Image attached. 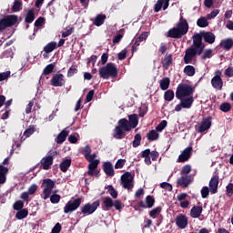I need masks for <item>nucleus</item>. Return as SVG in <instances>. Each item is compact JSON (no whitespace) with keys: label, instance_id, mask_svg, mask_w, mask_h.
I'll return each instance as SVG.
<instances>
[{"label":"nucleus","instance_id":"f257e3e1","mask_svg":"<svg viewBox=\"0 0 233 233\" xmlns=\"http://www.w3.org/2000/svg\"><path fill=\"white\" fill-rule=\"evenodd\" d=\"M128 119L122 118L118 120L113 134L115 139H125V137L127 136V133L125 132H130L132 128H136V127L139 125L137 114L129 115Z\"/></svg>","mask_w":233,"mask_h":233},{"label":"nucleus","instance_id":"f03ea898","mask_svg":"<svg viewBox=\"0 0 233 233\" xmlns=\"http://www.w3.org/2000/svg\"><path fill=\"white\" fill-rule=\"evenodd\" d=\"M205 50V44H203V37L201 35L197 34L193 35V44L190 47L187 48L184 55L185 65H190L193 59L198 56H201Z\"/></svg>","mask_w":233,"mask_h":233},{"label":"nucleus","instance_id":"7ed1b4c3","mask_svg":"<svg viewBox=\"0 0 233 233\" xmlns=\"http://www.w3.org/2000/svg\"><path fill=\"white\" fill-rule=\"evenodd\" d=\"M101 205V201L96 200L95 202L86 203L84 206L80 208V211L76 212V216L79 219H82V218H85V216H91V214H94Z\"/></svg>","mask_w":233,"mask_h":233},{"label":"nucleus","instance_id":"20e7f679","mask_svg":"<svg viewBox=\"0 0 233 233\" xmlns=\"http://www.w3.org/2000/svg\"><path fill=\"white\" fill-rule=\"evenodd\" d=\"M98 74L102 79H108L110 77H117V67L114 63H107L98 69Z\"/></svg>","mask_w":233,"mask_h":233},{"label":"nucleus","instance_id":"39448f33","mask_svg":"<svg viewBox=\"0 0 233 233\" xmlns=\"http://www.w3.org/2000/svg\"><path fill=\"white\" fill-rule=\"evenodd\" d=\"M196 92L194 87L188 84H179L176 90L177 99H181L182 97H189Z\"/></svg>","mask_w":233,"mask_h":233},{"label":"nucleus","instance_id":"423d86ee","mask_svg":"<svg viewBox=\"0 0 233 233\" xmlns=\"http://www.w3.org/2000/svg\"><path fill=\"white\" fill-rule=\"evenodd\" d=\"M18 17L15 15H6L4 18L0 19V32L3 30H6V28H10V26H14L17 24Z\"/></svg>","mask_w":233,"mask_h":233},{"label":"nucleus","instance_id":"0eeeda50","mask_svg":"<svg viewBox=\"0 0 233 233\" xmlns=\"http://www.w3.org/2000/svg\"><path fill=\"white\" fill-rule=\"evenodd\" d=\"M43 189V199L46 200L50 196H52V190H54V187H56V181L52 180V178H46L42 182Z\"/></svg>","mask_w":233,"mask_h":233},{"label":"nucleus","instance_id":"6e6552de","mask_svg":"<svg viewBox=\"0 0 233 233\" xmlns=\"http://www.w3.org/2000/svg\"><path fill=\"white\" fill-rule=\"evenodd\" d=\"M210 127H212V116H207L195 126V130L198 134H203V132H208Z\"/></svg>","mask_w":233,"mask_h":233},{"label":"nucleus","instance_id":"1a4fd4ad","mask_svg":"<svg viewBox=\"0 0 233 233\" xmlns=\"http://www.w3.org/2000/svg\"><path fill=\"white\" fill-rule=\"evenodd\" d=\"M82 201L83 199L81 198L69 200L64 207V214H72V212H76V210L81 207Z\"/></svg>","mask_w":233,"mask_h":233},{"label":"nucleus","instance_id":"9d476101","mask_svg":"<svg viewBox=\"0 0 233 233\" xmlns=\"http://www.w3.org/2000/svg\"><path fill=\"white\" fill-rule=\"evenodd\" d=\"M121 185L123 188L129 190L132 192L134 189V177H132V173L126 172L124 175L121 176Z\"/></svg>","mask_w":233,"mask_h":233},{"label":"nucleus","instance_id":"9b49d317","mask_svg":"<svg viewBox=\"0 0 233 233\" xmlns=\"http://www.w3.org/2000/svg\"><path fill=\"white\" fill-rule=\"evenodd\" d=\"M179 101L180 103L175 107L176 112H181L183 108H192V105H194V96H184L179 99Z\"/></svg>","mask_w":233,"mask_h":233},{"label":"nucleus","instance_id":"f8f14e48","mask_svg":"<svg viewBox=\"0 0 233 233\" xmlns=\"http://www.w3.org/2000/svg\"><path fill=\"white\" fill-rule=\"evenodd\" d=\"M216 76L211 79V85L216 90H222L223 79L221 78V71H217Z\"/></svg>","mask_w":233,"mask_h":233},{"label":"nucleus","instance_id":"ddd939ff","mask_svg":"<svg viewBox=\"0 0 233 233\" xmlns=\"http://www.w3.org/2000/svg\"><path fill=\"white\" fill-rule=\"evenodd\" d=\"M175 223L178 228L185 229L186 227H188V217H187V215L178 214L175 218Z\"/></svg>","mask_w":233,"mask_h":233},{"label":"nucleus","instance_id":"4468645a","mask_svg":"<svg viewBox=\"0 0 233 233\" xmlns=\"http://www.w3.org/2000/svg\"><path fill=\"white\" fill-rule=\"evenodd\" d=\"M66 83V81L65 80V75H63L61 73L56 74L51 78L52 86H65Z\"/></svg>","mask_w":233,"mask_h":233},{"label":"nucleus","instance_id":"2eb2a0df","mask_svg":"<svg viewBox=\"0 0 233 233\" xmlns=\"http://www.w3.org/2000/svg\"><path fill=\"white\" fill-rule=\"evenodd\" d=\"M52 165H54V157L52 155L44 157L40 160V167L43 170H50Z\"/></svg>","mask_w":233,"mask_h":233},{"label":"nucleus","instance_id":"dca6fc26","mask_svg":"<svg viewBox=\"0 0 233 233\" xmlns=\"http://www.w3.org/2000/svg\"><path fill=\"white\" fill-rule=\"evenodd\" d=\"M177 28L182 35H187L188 33V22L183 16H181L177 24Z\"/></svg>","mask_w":233,"mask_h":233},{"label":"nucleus","instance_id":"f3484780","mask_svg":"<svg viewBox=\"0 0 233 233\" xmlns=\"http://www.w3.org/2000/svg\"><path fill=\"white\" fill-rule=\"evenodd\" d=\"M192 147L185 148L178 157V163H185L188 161V159H190V157L192 156Z\"/></svg>","mask_w":233,"mask_h":233},{"label":"nucleus","instance_id":"a211bd4d","mask_svg":"<svg viewBox=\"0 0 233 233\" xmlns=\"http://www.w3.org/2000/svg\"><path fill=\"white\" fill-rule=\"evenodd\" d=\"M219 186V176L215 175L209 181V190L211 194H218V187Z\"/></svg>","mask_w":233,"mask_h":233},{"label":"nucleus","instance_id":"6ab92c4d","mask_svg":"<svg viewBox=\"0 0 233 233\" xmlns=\"http://www.w3.org/2000/svg\"><path fill=\"white\" fill-rule=\"evenodd\" d=\"M103 171L109 177H114L116 176V171L114 170V167L112 166V162L106 161L103 163L102 166Z\"/></svg>","mask_w":233,"mask_h":233},{"label":"nucleus","instance_id":"aec40b11","mask_svg":"<svg viewBox=\"0 0 233 233\" xmlns=\"http://www.w3.org/2000/svg\"><path fill=\"white\" fill-rule=\"evenodd\" d=\"M170 5V0H157L154 6V12H161V9L167 10Z\"/></svg>","mask_w":233,"mask_h":233},{"label":"nucleus","instance_id":"412c9836","mask_svg":"<svg viewBox=\"0 0 233 233\" xmlns=\"http://www.w3.org/2000/svg\"><path fill=\"white\" fill-rule=\"evenodd\" d=\"M177 185H179L182 188H187L190 183H192V177L190 176H183L179 177L177 181Z\"/></svg>","mask_w":233,"mask_h":233},{"label":"nucleus","instance_id":"4be33fe9","mask_svg":"<svg viewBox=\"0 0 233 233\" xmlns=\"http://www.w3.org/2000/svg\"><path fill=\"white\" fill-rule=\"evenodd\" d=\"M183 34L180 33L179 29L177 27H172L167 32V37H171L172 39H181L183 37Z\"/></svg>","mask_w":233,"mask_h":233},{"label":"nucleus","instance_id":"5701e85b","mask_svg":"<svg viewBox=\"0 0 233 233\" xmlns=\"http://www.w3.org/2000/svg\"><path fill=\"white\" fill-rule=\"evenodd\" d=\"M203 213V207L202 206H194L190 210V216L194 219H198Z\"/></svg>","mask_w":233,"mask_h":233},{"label":"nucleus","instance_id":"b1692460","mask_svg":"<svg viewBox=\"0 0 233 233\" xmlns=\"http://www.w3.org/2000/svg\"><path fill=\"white\" fill-rule=\"evenodd\" d=\"M202 37L205 43H208L209 45H213L216 42V35L212 32L202 33Z\"/></svg>","mask_w":233,"mask_h":233},{"label":"nucleus","instance_id":"393cba45","mask_svg":"<svg viewBox=\"0 0 233 233\" xmlns=\"http://www.w3.org/2000/svg\"><path fill=\"white\" fill-rule=\"evenodd\" d=\"M112 207H114V201H113L112 198H110V197L104 198L103 201H102V208L104 210H110V208H112Z\"/></svg>","mask_w":233,"mask_h":233},{"label":"nucleus","instance_id":"a878e982","mask_svg":"<svg viewBox=\"0 0 233 233\" xmlns=\"http://www.w3.org/2000/svg\"><path fill=\"white\" fill-rule=\"evenodd\" d=\"M6 174H8V167L0 165V185L6 183Z\"/></svg>","mask_w":233,"mask_h":233},{"label":"nucleus","instance_id":"bb28decb","mask_svg":"<svg viewBox=\"0 0 233 233\" xmlns=\"http://www.w3.org/2000/svg\"><path fill=\"white\" fill-rule=\"evenodd\" d=\"M220 46L221 48H223L224 50H230L233 46V39L232 38H228V39H224L220 42Z\"/></svg>","mask_w":233,"mask_h":233},{"label":"nucleus","instance_id":"cd10ccee","mask_svg":"<svg viewBox=\"0 0 233 233\" xmlns=\"http://www.w3.org/2000/svg\"><path fill=\"white\" fill-rule=\"evenodd\" d=\"M35 19V14L34 13V9H29L25 14V23L30 25L31 23H34Z\"/></svg>","mask_w":233,"mask_h":233},{"label":"nucleus","instance_id":"c85d7f7f","mask_svg":"<svg viewBox=\"0 0 233 233\" xmlns=\"http://www.w3.org/2000/svg\"><path fill=\"white\" fill-rule=\"evenodd\" d=\"M66 137H68V131L66 130H62L56 138V143L57 145H61L63 143H65V141H66Z\"/></svg>","mask_w":233,"mask_h":233},{"label":"nucleus","instance_id":"c756f323","mask_svg":"<svg viewBox=\"0 0 233 233\" xmlns=\"http://www.w3.org/2000/svg\"><path fill=\"white\" fill-rule=\"evenodd\" d=\"M106 19V15H98L95 17L93 25H95V26H101L102 25L105 24Z\"/></svg>","mask_w":233,"mask_h":233},{"label":"nucleus","instance_id":"7c9ffc66","mask_svg":"<svg viewBox=\"0 0 233 233\" xmlns=\"http://www.w3.org/2000/svg\"><path fill=\"white\" fill-rule=\"evenodd\" d=\"M70 165H72V159H65L60 163V170L62 172H68V168H70Z\"/></svg>","mask_w":233,"mask_h":233},{"label":"nucleus","instance_id":"2f4dec72","mask_svg":"<svg viewBox=\"0 0 233 233\" xmlns=\"http://www.w3.org/2000/svg\"><path fill=\"white\" fill-rule=\"evenodd\" d=\"M56 48H57V42H50L44 46V52L51 54V52H54Z\"/></svg>","mask_w":233,"mask_h":233},{"label":"nucleus","instance_id":"473e14b6","mask_svg":"<svg viewBox=\"0 0 233 233\" xmlns=\"http://www.w3.org/2000/svg\"><path fill=\"white\" fill-rule=\"evenodd\" d=\"M184 74L188 77H193L196 75V67L194 66H186L184 68Z\"/></svg>","mask_w":233,"mask_h":233},{"label":"nucleus","instance_id":"72a5a7b5","mask_svg":"<svg viewBox=\"0 0 233 233\" xmlns=\"http://www.w3.org/2000/svg\"><path fill=\"white\" fill-rule=\"evenodd\" d=\"M159 86L162 90H168L170 86V78L169 77H164L159 82Z\"/></svg>","mask_w":233,"mask_h":233},{"label":"nucleus","instance_id":"f704fd0d","mask_svg":"<svg viewBox=\"0 0 233 233\" xmlns=\"http://www.w3.org/2000/svg\"><path fill=\"white\" fill-rule=\"evenodd\" d=\"M172 65V55L166 54L164 59H162V66L164 68H168Z\"/></svg>","mask_w":233,"mask_h":233},{"label":"nucleus","instance_id":"c9c22d12","mask_svg":"<svg viewBox=\"0 0 233 233\" xmlns=\"http://www.w3.org/2000/svg\"><path fill=\"white\" fill-rule=\"evenodd\" d=\"M147 137L148 141H157V139H159V133L152 129L147 134Z\"/></svg>","mask_w":233,"mask_h":233},{"label":"nucleus","instance_id":"e433bc0d","mask_svg":"<svg viewBox=\"0 0 233 233\" xmlns=\"http://www.w3.org/2000/svg\"><path fill=\"white\" fill-rule=\"evenodd\" d=\"M54 68H56V63L47 65L43 70V76H50L54 72Z\"/></svg>","mask_w":233,"mask_h":233},{"label":"nucleus","instance_id":"4c0bfd02","mask_svg":"<svg viewBox=\"0 0 233 233\" xmlns=\"http://www.w3.org/2000/svg\"><path fill=\"white\" fill-rule=\"evenodd\" d=\"M23 10V1L22 0H15L14 5L12 6L13 12H21Z\"/></svg>","mask_w":233,"mask_h":233},{"label":"nucleus","instance_id":"58836bf2","mask_svg":"<svg viewBox=\"0 0 233 233\" xmlns=\"http://www.w3.org/2000/svg\"><path fill=\"white\" fill-rule=\"evenodd\" d=\"M197 25L199 28H207L208 26V20L205 16H201L197 20Z\"/></svg>","mask_w":233,"mask_h":233},{"label":"nucleus","instance_id":"ea45409f","mask_svg":"<svg viewBox=\"0 0 233 233\" xmlns=\"http://www.w3.org/2000/svg\"><path fill=\"white\" fill-rule=\"evenodd\" d=\"M28 216V210L26 208L20 209L16 212L15 218L16 219H25Z\"/></svg>","mask_w":233,"mask_h":233},{"label":"nucleus","instance_id":"a19ab883","mask_svg":"<svg viewBox=\"0 0 233 233\" xmlns=\"http://www.w3.org/2000/svg\"><path fill=\"white\" fill-rule=\"evenodd\" d=\"M174 90L168 89L164 93V99L165 101H173L174 100Z\"/></svg>","mask_w":233,"mask_h":233},{"label":"nucleus","instance_id":"79ce46f5","mask_svg":"<svg viewBox=\"0 0 233 233\" xmlns=\"http://www.w3.org/2000/svg\"><path fill=\"white\" fill-rule=\"evenodd\" d=\"M156 203V199L154 198V197L148 195L146 197V207L147 208H152V207H154Z\"/></svg>","mask_w":233,"mask_h":233},{"label":"nucleus","instance_id":"37998d69","mask_svg":"<svg viewBox=\"0 0 233 233\" xmlns=\"http://www.w3.org/2000/svg\"><path fill=\"white\" fill-rule=\"evenodd\" d=\"M141 139H142V137H141L140 133H137L135 135L133 144H132L133 148H137V147H139V145H141Z\"/></svg>","mask_w":233,"mask_h":233},{"label":"nucleus","instance_id":"c03bdc74","mask_svg":"<svg viewBox=\"0 0 233 233\" xmlns=\"http://www.w3.org/2000/svg\"><path fill=\"white\" fill-rule=\"evenodd\" d=\"M161 210H162L161 207H157L153 208L151 211H149L150 218H152L153 219H156V218H157V216L161 214Z\"/></svg>","mask_w":233,"mask_h":233},{"label":"nucleus","instance_id":"a18cd8bd","mask_svg":"<svg viewBox=\"0 0 233 233\" xmlns=\"http://www.w3.org/2000/svg\"><path fill=\"white\" fill-rule=\"evenodd\" d=\"M148 37V33L147 32H144L140 36H138L136 41H135V45H137V46H139L140 43H143V41H146V39Z\"/></svg>","mask_w":233,"mask_h":233},{"label":"nucleus","instance_id":"49530a36","mask_svg":"<svg viewBox=\"0 0 233 233\" xmlns=\"http://www.w3.org/2000/svg\"><path fill=\"white\" fill-rule=\"evenodd\" d=\"M107 188H108L107 192L111 196V198H113V199H117L118 193H117V190L114 188V186L112 185L107 186Z\"/></svg>","mask_w":233,"mask_h":233},{"label":"nucleus","instance_id":"de8ad7c7","mask_svg":"<svg viewBox=\"0 0 233 233\" xmlns=\"http://www.w3.org/2000/svg\"><path fill=\"white\" fill-rule=\"evenodd\" d=\"M221 112H230L232 106L228 102H224L219 106Z\"/></svg>","mask_w":233,"mask_h":233},{"label":"nucleus","instance_id":"09e8293b","mask_svg":"<svg viewBox=\"0 0 233 233\" xmlns=\"http://www.w3.org/2000/svg\"><path fill=\"white\" fill-rule=\"evenodd\" d=\"M25 208V202H23L22 200H17L14 203L13 205V208L14 210H23Z\"/></svg>","mask_w":233,"mask_h":233},{"label":"nucleus","instance_id":"8fccbe9b","mask_svg":"<svg viewBox=\"0 0 233 233\" xmlns=\"http://www.w3.org/2000/svg\"><path fill=\"white\" fill-rule=\"evenodd\" d=\"M98 166H99V160L96 159L93 161H89V165H88L89 173L92 174V170H95V168H97Z\"/></svg>","mask_w":233,"mask_h":233},{"label":"nucleus","instance_id":"3c124183","mask_svg":"<svg viewBox=\"0 0 233 233\" xmlns=\"http://www.w3.org/2000/svg\"><path fill=\"white\" fill-rule=\"evenodd\" d=\"M167 125H168V122L167 120H162L157 127L156 131L157 132H163L165 128H167Z\"/></svg>","mask_w":233,"mask_h":233},{"label":"nucleus","instance_id":"603ef678","mask_svg":"<svg viewBox=\"0 0 233 233\" xmlns=\"http://www.w3.org/2000/svg\"><path fill=\"white\" fill-rule=\"evenodd\" d=\"M50 201L53 205H57L61 201V195L53 194L50 195Z\"/></svg>","mask_w":233,"mask_h":233},{"label":"nucleus","instance_id":"864d4df0","mask_svg":"<svg viewBox=\"0 0 233 233\" xmlns=\"http://www.w3.org/2000/svg\"><path fill=\"white\" fill-rule=\"evenodd\" d=\"M101 170L95 168V169H91V173H90V169L87 170V176H91V177H99Z\"/></svg>","mask_w":233,"mask_h":233},{"label":"nucleus","instance_id":"5fc2aeb1","mask_svg":"<svg viewBox=\"0 0 233 233\" xmlns=\"http://www.w3.org/2000/svg\"><path fill=\"white\" fill-rule=\"evenodd\" d=\"M200 192L203 199H207V198H208V194H210V188L207 186L203 187Z\"/></svg>","mask_w":233,"mask_h":233},{"label":"nucleus","instance_id":"6e6d98bb","mask_svg":"<svg viewBox=\"0 0 233 233\" xmlns=\"http://www.w3.org/2000/svg\"><path fill=\"white\" fill-rule=\"evenodd\" d=\"M126 163H127L126 159H118L115 164L116 170H119V168H123Z\"/></svg>","mask_w":233,"mask_h":233},{"label":"nucleus","instance_id":"4d7b16f0","mask_svg":"<svg viewBox=\"0 0 233 233\" xmlns=\"http://www.w3.org/2000/svg\"><path fill=\"white\" fill-rule=\"evenodd\" d=\"M160 188H164V190H167V192H172V185L167 182H162L160 184Z\"/></svg>","mask_w":233,"mask_h":233},{"label":"nucleus","instance_id":"13d9d810","mask_svg":"<svg viewBox=\"0 0 233 233\" xmlns=\"http://www.w3.org/2000/svg\"><path fill=\"white\" fill-rule=\"evenodd\" d=\"M34 132H35V127L34 126H31L29 128L25 129V131L24 132V136L25 137H30V136H32Z\"/></svg>","mask_w":233,"mask_h":233},{"label":"nucleus","instance_id":"bf43d9fd","mask_svg":"<svg viewBox=\"0 0 233 233\" xmlns=\"http://www.w3.org/2000/svg\"><path fill=\"white\" fill-rule=\"evenodd\" d=\"M27 192L29 193V196H34L35 192H37V184H33L28 187Z\"/></svg>","mask_w":233,"mask_h":233},{"label":"nucleus","instance_id":"052dcab7","mask_svg":"<svg viewBox=\"0 0 233 233\" xmlns=\"http://www.w3.org/2000/svg\"><path fill=\"white\" fill-rule=\"evenodd\" d=\"M202 59H210L212 57V49H207L203 52Z\"/></svg>","mask_w":233,"mask_h":233},{"label":"nucleus","instance_id":"680f3d73","mask_svg":"<svg viewBox=\"0 0 233 233\" xmlns=\"http://www.w3.org/2000/svg\"><path fill=\"white\" fill-rule=\"evenodd\" d=\"M62 228L63 227L61 226V224L57 222L52 228L51 233H60Z\"/></svg>","mask_w":233,"mask_h":233},{"label":"nucleus","instance_id":"e2e57ef3","mask_svg":"<svg viewBox=\"0 0 233 233\" xmlns=\"http://www.w3.org/2000/svg\"><path fill=\"white\" fill-rule=\"evenodd\" d=\"M83 152H84V157H88V155L89 154H92V148L90 147L89 145H86L84 149H83Z\"/></svg>","mask_w":233,"mask_h":233},{"label":"nucleus","instance_id":"0e129e2a","mask_svg":"<svg viewBox=\"0 0 233 233\" xmlns=\"http://www.w3.org/2000/svg\"><path fill=\"white\" fill-rule=\"evenodd\" d=\"M113 207H115L116 210H121L123 208V203L121 200H115L113 202Z\"/></svg>","mask_w":233,"mask_h":233},{"label":"nucleus","instance_id":"69168bd1","mask_svg":"<svg viewBox=\"0 0 233 233\" xmlns=\"http://www.w3.org/2000/svg\"><path fill=\"white\" fill-rule=\"evenodd\" d=\"M226 190H227V196H228V198H230L233 195V184L229 183L226 187Z\"/></svg>","mask_w":233,"mask_h":233},{"label":"nucleus","instance_id":"338daca9","mask_svg":"<svg viewBox=\"0 0 233 233\" xmlns=\"http://www.w3.org/2000/svg\"><path fill=\"white\" fill-rule=\"evenodd\" d=\"M75 74H77V68L71 66L67 71V77H73Z\"/></svg>","mask_w":233,"mask_h":233},{"label":"nucleus","instance_id":"774afa93","mask_svg":"<svg viewBox=\"0 0 233 233\" xmlns=\"http://www.w3.org/2000/svg\"><path fill=\"white\" fill-rule=\"evenodd\" d=\"M225 76H227V77H233V66H228L225 70Z\"/></svg>","mask_w":233,"mask_h":233}]
</instances>
